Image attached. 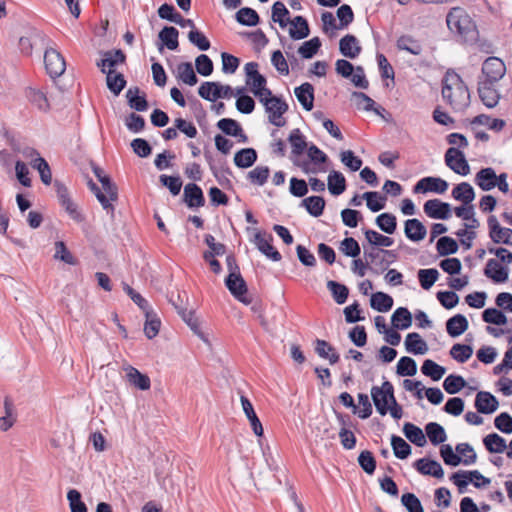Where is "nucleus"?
Wrapping results in <instances>:
<instances>
[{
    "label": "nucleus",
    "mask_w": 512,
    "mask_h": 512,
    "mask_svg": "<svg viewBox=\"0 0 512 512\" xmlns=\"http://www.w3.org/2000/svg\"><path fill=\"white\" fill-rule=\"evenodd\" d=\"M25 96L28 99V101L40 111L46 112L49 110L50 105L48 99L45 93L41 90H38L34 87H28L25 90Z\"/></svg>",
    "instance_id": "nucleus-32"
},
{
    "label": "nucleus",
    "mask_w": 512,
    "mask_h": 512,
    "mask_svg": "<svg viewBox=\"0 0 512 512\" xmlns=\"http://www.w3.org/2000/svg\"><path fill=\"white\" fill-rule=\"evenodd\" d=\"M425 214L433 219L446 220L451 217V206L449 203L438 199L427 200L424 204Z\"/></svg>",
    "instance_id": "nucleus-12"
},
{
    "label": "nucleus",
    "mask_w": 512,
    "mask_h": 512,
    "mask_svg": "<svg viewBox=\"0 0 512 512\" xmlns=\"http://www.w3.org/2000/svg\"><path fill=\"white\" fill-rule=\"evenodd\" d=\"M315 351L319 357L328 360L332 365L339 361V354L335 351V348L325 340H316Z\"/></svg>",
    "instance_id": "nucleus-34"
},
{
    "label": "nucleus",
    "mask_w": 512,
    "mask_h": 512,
    "mask_svg": "<svg viewBox=\"0 0 512 512\" xmlns=\"http://www.w3.org/2000/svg\"><path fill=\"white\" fill-rule=\"evenodd\" d=\"M405 348L407 352L415 355H423L428 351L427 343L416 333H409L405 339Z\"/></svg>",
    "instance_id": "nucleus-30"
},
{
    "label": "nucleus",
    "mask_w": 512,
    "mask_h": 512,
    "mask_svg": "<svg viewBox=\"0 0 512 512\" xmlns=\"http://www.w3.org/2000/svg\"><path fill=\"white\" fill-rule=\"evenodd\" d=\"M421 372L424 375L429 376L432 380L438 381L443 377L446 370L443 366L438 365L433 360L426 359L422 364Z\"/></svg>",
    "instance_id": "nucleus-53"
},
{
    "label": "nucleus",
    "mask_w": 512,
    "mask_h": 512,
    "mask_svg": "<svg viewBox=\"0 0 512 512\" xmlns=\"http://www.w3.org/2000/svg\"><path fill=\"white\" fill-rule=\"evenodd\" d=\"M240 402L242 405L243 412L245 413L247 419L249 420L254 434L259 437L262 436L263 435V426H262L257 414L255 413L252 403L244 395L240 396Z\"/></svg>",
    "instance_id": "nucleus-22"
},
{
    "label": "nucleus",
    "mask_w": 512,
    "mask_h": 512,
    "mask_svg": "<svg viewBox=\"0 0 512 512\" xmlns=\"http://www.w3.org/2000/svg\"><path fill=\"white\" fill-rule=\"evenodd\" d=\"M403 432L406 438L416 446L423 447L426 445V437L418 426L407 422L403 426Z\"/></svg>",
    "instance_id": "nucleus-41"
},
{
    "label": "nucleus",
    "mask_w": 512,
    "mask_h": 512,
    "mask_svg": "<svg viewBox=\"0 0 512 512\" xmlns=\"http://www.w3.org/2000/svg\"><path fill=\"white\" fill-rule=\"evenodd\" d=\"M437 252L441 256L455 254L458 251L457 242L448 236H443L437 241Z\"/></svg>",
    "instance_id": "nucleus-59"
},
{
    "label": "nucleus",
    "mask_w": 512,
    "mask_h": 512,
    "mask_svg": "<svg viewBox=\"0 0 512 512\" xmlns=\"http://www.w3.org/2000/svg\"><path fill=\"white\" fill-rule=\"evenodd\" d=\"M506 67L504 62L497 57L487 58L482 65V74L484 79L480 81H489L496 83L505 75Z\"/></svg>",
    "instance_id": "nucleus-8"
},
{
    "label": "nucleus",
    "mask_w": 512,
    "mask_h": 512,
    "mask_svg": "<svg viewBox=\"0 0 512 512\" xmlns=\"http://www.w3.org/2000/svg\"><path fill=\"white\" fill-rule=\"evenodd\" d=\"M321 47V41L318 37H314L308 41H305L298 49V53L304 59H310Z\"/></svg>",
    "instance_id": "nucleus-61"
},
{
    "label": "nucleus",
    "mask_w": 512,
    "mask_h": 512,
    "mask_svg": "<svg viewBox=\"0 0 512 512\" xmlns=\"http://www.w3.org/2000/svg\"><path fill=\"white\" fill-rule=\"evenodd\" d=\"M446 23L450 31L457 33L464 40H474L477 36L475 22L461 7H453L446 16Z\"/></svg>",
    "instance_id": "nucleus-2"
},
{
    "label": "nucleus",
    "mask_w": 512,
    "mask_h": 512,
    "mask_svg": "<svg viewBox=\"0 0 512 512\" xmlns=\"http://www.w3.org/2000/svg\"><path fill=\"white\" fill-rule=\"evenodd\" d=\"M498 400L489 392L480 391L475 398V407L479 413L491 414L498 408Z\"/></svg>",
    "instance_id": "nucleus-18"
},
{
    "label": "nucleus",
    "mask_w": 512,
    "mask_h": 512,
    "mask_svg": "<svg viewBox=\"0 0 512 512\" xmlns=\"http://www.w3.org/2000/svg\"><path fill=\"white\" fill-rule=\"evenodd\" d=\"M339 50L344 57L355 59L361 52V46L354 35L347 34L341 38Z\"/></svg>",
    "instance_id": "nucleus-25"
},
{
    "label": "nucleus",
    "mask_w": 512,
    "mask_h": 512,
    "mask_svg": "<svg viewBox=\"0 0 512 512\" xmlns=\"http://www.w3.org/2000/svg\"><path fill=\"white\" fill-rule=\"evenodd\" d=\"M106 74V83L108 89L116 96H118L121 91L126 86V80L121 73H116L113 69H108Z\"/></svg>",
    "instance_id": "nucleus-39"
},
{
    "label": "nucleus",
    "mask_w": 512,
    "mask_h": 512,
    "mask_svg": "<svg viewBox=\"0 0 512 512\" xmlns=\"http://www.w3.org/2000/svg\"><path fill=\"white\" fill-rule=\"evenodd\" d=\"M176 77L178 80L189 86H194L198 81L193 66L190 62H183L177 66Z\"/></svg>",
    "instance_id": "nucleus-38"
},
{
    "label": "nucleus",
    "mask_w": 512,
    "mask_h": 512,
    "mask_svg": "<svg viewBox=\"0 0 512 512\" xmlns=\"http://www.w3.org/2000/svg\"><path fill=\"white\" fill-rule=\"evenodd\" d=\"M483 443L490 453H503L506 448V441L497 433H491L484 437Z\"/></svg>",
    "instance_id": "nucleus-45"
},
{
    "label": "nucleus",
    "mask_w": 512,
    "mask_h": 512,
    "mask_svg": "<svg viewBox=\"0 0 512 512\" xmlns=\"http://www.w3.org/2000/svg\"><path fill=\"white\" fill-rule=\"evenodd\" d=\"M124 370L126 372V379L130 385L143 391L150 389L151 381L146 374L141 373L138 369L130 365L124 367Z\"/></svg>",
    "instance_id": "nucleus-21"
},
{
    "label": "nucleus",
    "mask_w": 512,
    "mask_h": 512,
    "mask_svg": "<svg viewBox=\"0 0 512 512\" xmlns=\"http://www.w3.org/2000/svg\"><path fill=\"white\" fill-rule=\"evenodd\" d=\"M496 172L491 167L480 169L475 175V184L483 191H490L495 188V180H497Z\"/></svg>",
    "instance_id": "nucleus-26"
},
{
    "label": "nucleus",
    "mask_w": 512,
    "mask_h": 512,
    "mask_svg": "<svg viewBox=\"0 0 512 512\" xmlns=\"http://www.w3.org/2000/svg\"><path fill=\"white\" fill-rule=\"evenodd\" d=\"M494 83L489 81H480L478 82V94L482 101V103L487 108H494L500 99V95L497 90L494 88Z\"/></svg>",
    "instance_id": "nucleus-14"
},
{
    "label": "nucleus",
    "mask_w": 512,
    "mask_h": 512,
    "mask_svg": "<svg viewBox=\"0 0 512 512\" xmlns=\"http://www.w3.org/2000/svg\"><path fill=\"white\" fill-rule=\"evenodd\" d=\"M396 47L399 50L406 51L412 55L418 56L422 53L423 47L417 39L411 35H402L396 41Z\"/></svg>",
    "instance_id": "nucleus-31"
},
{
    "label": "nucleus",
    "mask_w": 512,
    "mask_h": 512,
    "mask_svg": "<svg viewBox=\"0 0 512 512\" xmlns=\"http://www.w3.org/2000/svg\"><path fill=\"white\" fill-rule=\"evenodd\" d=\"M426 435L433 445H438L446 441V432L444 428L436 423L430 422L425 427Z\"/></svg>",
    "instance_id": "nucleus-50"
},
{
    "label": "nucleus",
    "mask_w": 512,
    "mask_h": 512,
    "mask_svg": "<svg viewBox=\"0 0 512 512\" xmlns=\"http://www.w3.org/2000/svg\"><path fill=\"white\" fill-rule=\"evenodd\" d=\"M371 397L377 412L382 416L386 415L389 405L395 399L393 385L389 381H385L380 387L373 386Z\"/></svg>",
    "instance_id": "nucleus-3"
},
{
    "label": "nucleus",
    "mask_w": 512,
    "mask_h": 512,
    "mask_svg": "<svg viewBox=\"0 0 512 512\" xmlns=\"http://www.w3.org/2000/svg\"><path fill=\"white\" fill-rule=\"evenodd\" d=\"M184 202L189 208L201 207L204 205V195L197 184L189 183L184 187Z\"/></svg>",
    "instance_id": "nucleus-24"
},
{
    "label": "nucleus",
    "mask_w": 512,
    "mask_h": 512,
    "mask_svg": "<svg viewBox=\"0 0 512 512\" xmlns=\"http://www.w3.org/2000/svg\"><path fill=\"white\" fill-rule=\"evenodd\" d=\"M414 467L422 475L433 476L437 479L444 477V470L436 460L420 458L414 463Z\"/></svg>",
    "instance_id": "nucleus-15"
},
{
    "label": "nucleus",
    "mask_w": 512,
    "mask_h": 512,
    "mask_svg": "<svg viewBox=\"0 0 512 512\" xmlns=\"http://www.w3.org/2000/svg\"><path fill=\"white\" fill-rule=\"evenodd\" d=\"M125 60L126 56L122 50L107 51L103 53V58L97 62V67L105 74L108 69L114 70L117 65L123 64Z\"/></svg>",
    "instance_id": "nucleus-17"
},
{
    "label": "nucleus",
    "mask_w": 512,
    "mask_h": 512,
    "mask_svg": "<svg viewBox=\"0 0 512 512\" xmlns=\"http://www.w3.org/2000/svg\"><path fill=\"white\" fill-rule=\"evenodd\" d=\"M442 97L450 107L457 112L465 110L470 105V92L460 75L447 71L442 80Z\"/></svg>",
    "instance_id": "nucleus-1"
},
{
    "label": "nucleus",
    "mask_w": 512,
    "mask_h": 512,
    "mask_svg": "<svg viewBox=\"0 0 512 512\" xmlns=\"http://www.w3.org/2000/svg\"><path fill=\"white\" fill-rule=\"evenodd\" d=\"M198 94L207 101L215 102L219 98L230 99L233 96V89L229 85L208 81L200 85Z\"/></svg>",
    "instance_id": "nucleus-4"
},
{
    "label": "nucleus",
    "mask_w": 512,
    "mask_h": 512,
    "mask_svg": "<svg viewBox=\"0 0 512 512\" xmlns=\"http://www.w3.org/2000/svg\"><path fill=\"white\" fill-rule=\"evenodd\" d=\"M327 288L332 293V296L336 303L338 304H344L348 298L349 290L348 288L340 284L336 281L329 280L327 282Z\"/></svg>",
    "instance_id": "nucleus-57"
},
{
    "label": "nucleus",
    "mask_w": 512,
    "mask_h": 512,
    "mask_svg": "<svg viewBox=\"0 0 512 512\" xmlns=\"http://www.w3.org/2000/svg\"><path fill=\"white\" fill-rule=\"evenodd\" d=\"M272 236L266 238L261 232H257L254 237V243L258 250L267 258L277 262L281 260V254L271 245Z\"/></svg>",
    "instance_id": "nucleus-20"
},
{
    "label": "nucleus",
    "mask_w": 512,
    "mask_h": 512,
    "mask_svg": "<svg viewBox=\"0 0 512 512\" xmlns=\"http://www.w3.org/2000/svg\"><path fill=\"white\" fill-rule=\"evenodd\" d=\"M263 106L271 124L277 127H283L286 124L283 115L288 111V104L285 101L276 96L275 98L266 100Z\"/></svg>",
    "instance_id": "nucleus-5"
},
{
    "label": "nucleus",
    "mask_w": 512,
    "mask_h": 512,
    "mask_svg": "<svg viewBox=\"0 0 512 512\" xmlns=\"http://www.w3.org/2000/svg\"><path fill=\"white\" fill-rule=\"evenodd\" d=\"M44 65L47 74L51 78L61 76L66 69V62L61 53L55 48H46L44 53Z\"/></svg>",
    "instance_id": "nucleus-6"
},
{
    "label": "nucleus",
    "mask_w": 512,
    "mask_h": 512,
    "mask_svg": "<svg viewBox=\"0 0 512 512\" xmlns=\"http://www.w3.org/2000/svg\"><path fill=\"white\" fill-rule=\"evenodd\" d=\"M404 233L410 241L420 242L426 237L427 229L421 221L412 218L405 221Z\"/></svg>",
    "instance_id": "nucleus-19"
},
{
    "label": "nucleus",
    "mask_w": 512,
    "mask_h": 512,
    "mask_svg": "<svg viewBox=\"0 0 512 512\" xmlns=\"http://www.w3.org/2000/svg\"><path fill=\"white\" fill-rule=\"evenodd\" d=\"M295 96L302 107L310 111L313 109L314 103V87L312 84L306 82L296 87L294 90Z\"/></svg>",
    "instance_id": "nucleus-27"
},
{
    "label": "nucleus",
    "mask_w": 512,
    "mask_h": 512,
    "mask_svg": "<svg viewBox=\"0 0 512 512\" xmlns=\"http://www.w3.org/2000/svg\"><path fill=\"white\" fill-rule=\"evenodd\" d=\"M391 322L396 329H408L412 324V315L407 308L399 307L392 314Z\"/></svg>",
    "instance_id": "nucleus-40"
},
{
    "label": "nucleus",
    "mask_w": 512,
    "mask_h": 512,
    "mask_svg": "<svg viewBox=\"0 0 512 512\" xmlns=\"http://www.w3.org/2000/svg\"><path fill=\"white\" fill-rule=\"evenodd\" d=\"M328 189L332 195L338 196L346 189V180L342 173L332 171L328 175Z\"/></svg>",
    "instance_id": "nucleus-48"
},
{
    "label": "nucleus",
    "mask_w": 512,
    "mask_h": 512,
    "mask_svg": "<svg viewBox=\"0 0 512 512\" xmlns=\"http://www.w3.org/2000/svg\"><path fill=\"white\" fill-rule=\"evenodd\" d=\"M448 182L439 177H424L419 180L413 188L414 193L434 192L443 194L448 189Z\"/></svg>",
    "instance_id": "nucleus-9"
},
{
    "label": "nucleus",
    "mask_w": 512,
    "mask_h": 512,
    "mask_svg": "<svg viewBox=\"0 0 512 512\" xmlns=\"http://www.w3.org/2000/svg\"><path fill=\"white\" fill-rule=\"evenodd\" d=\"M288 141L292 148V154L295 156H299L303 154L305 149L307 148V142L305 136L302 134L300 129H293L288 137Z\"/></svg>",
    "instance_id": "nucleus-46"
},
{
    "label": "nucleus",
    "mask_w": 512,
    "mask_h": 512,
    "mask_svg": "<svg viewBox=\"0 0 512 512\" xmlns=\"http://www.w3.org/2000/svg\"><path fill=\"white\" fill-rule=\"evenodd\" d=\"M302 205L311 216L319 217L323 214L325 200L320 196H310L303 199Z\"/></svg>",
    "instance_id": "nucleus-49"
},
{
    "label": "nucleus",
    "mask_w": 512,
    "mask_h": 512,
    "mask_svg": "<svg viewBox=\"0 0 512 512\" xmlns=\"http://www.w3.org/2000/svg\"><path fill=\"white\" fill-rule=\"evenodd\" d=\"M205 243L209 247V251H205L203 254L204 259H210L215 256H221L225 253L226 247L222 243L216 242L214 236L207 234L205 236Z\"/></svg>",
    "instance_id": "nucleus-58"
},
{
    "label": "nucleus",
    "mask_w": 512,
    "mask_h": 512,
    "mask_svg": "<svg viewBox=\"0 0 512 512\" xmlns=\"http://www.w3.org/2000/svg\"><path fill=\"white\" fill-rule=\"evenodd\" d=\"M16 422V413L12 400L9 397L4 399V415L0 416V430L8 431Z\"/></svg>",
    "instance_id": "nucleus-36"
},
{
    "label": "nucleus",
    "mask_w": 512,
    "mask_h": 512,
    "mask_svg": "<svg viewBox=\"0 0 512 512\" xmlns=\"http://www.w3.org/2000/svg\"><path fill=\"white\" fill-rule=\"evenodd\" d=\"M67 500L71 512H87L86 504L81 500V494L76 489H70L67 493Z\"/></svg>",
    "instance_id": "nucleus-64"
},
{
    "label": "nucleus",
    "mask_w": 512,
    "mask_h": 512,
    "mask_svg": "<svg viewBox=\"0 0 512 512\" xmlns=\"http://www.w3.org/2000/svg\"><path fill=\"white\" fill-rule=\"evenodd\" d=\"M468 320L462 314H456L446 322L447 333L451 337H458L468 329Z\"/></svg>",
    "instance_id": "nucleus-29"
},
{
    "label": "nucleus",
    "mask_w": 512,
    "mask_h": 512,
    "mask_svg": "<svg viewBox=\"0 0 512 512\" xmlns=\"http://www.w3.org/2000/svg\"><path fill=\"white\" fill-rule=\"evenodd\" d=\"M257 160V153L253 148H243L234 156V163L239 168H249Z\"/></svg>",
    "instance_id": "nucleus-42"
},
{
    "label": "nucleus",
    "mask_w": 512,
    "mask_h": 512,
    "mask_svg": "<svg viewBox=\"0 0 512 512\" xmlns=\"http://www.w3.org/2000/svg\"><path fill=\"white\" fill-rule=\"evenodd\" d=\"M465 386L466 381L460 375L450 374L445 378L443 382V388L449 394H456L459 391H461Z\"/></svg>",
    "instance_id": "nucleus-55"
},
{
    "label": "nucleus",
    "mask_w": 512,
    "mask_h": 512,
    "mask_svg": "<svg viewBox=\"0 0 512 512\" xmlns=\"http://www.w3.org/2000/svg\"><path fill=\"white\" fill-rule=\"evenodd\" d=\"M144 315V333L148 339H153L159 333L161 321L154 310L146 312Z\"/></svg>",
    "instance_id": "nucleus-44"
},
{
    "label": "nucleus",
    "mask_w": 512,
    "mask_h": 512,
    "mask_svg": "<svg viewBox=\"0 0 512 512\" xmlns=\"http://www.w3.org/2000/svg\"><path fill=\"white\" fill-rule=\"evenodd\" d=\"M178 36L179 32L178 30L173 26H165L160 32H159V39L165 45L169 50H176L178 48L179 42H178Z\"/></svg>",
    "instance_id": "nucleus-43"
},
{
    "label": "nucleus",
    "mask_w": 512,
    "mask_h": 512,
    "mask_svg": "<svg viewBox=\"0 0 512 512\" xmlns=\"http://www.w3.org/2000/svg\"><path fill=\"white\" fill-rule=\"evenodd\" d=\"M289 35L292 39L300 40L306 38L309 33V26L307 20L302 16H296L291 22Z\"/></svg>",
    "instance_id": "nucleus-35"
},
{
    "label": "nucleus",
    "mask_w": 512,
    "mask_h": 512,
    "mask_svg": "<svg viewBox=\"0 0 512 512\" xmlns=\"http://www.w3.org/2000/svg\"><path fill=\"white\" fill-rule=\"evenodd\" d=\"M439 273L436 269H420L418 271V279L423 289H430L437 281Z\"/></svg>",
    "instance_id": "nucleus-63"
},
{
    "label": "nucleus",
    "mask_w": 512,
    "mask_h": 512,
    "mask_svg": "<svg viewBox=\"0 0 512 512\" xmlns=\"http://www.w3.org/2000/svg\"><path fill=\"white\" fill-rule=\"evenodd\" d=\"M444 158L445 164L456 174L466 176L470 173V166L460 149L456 147L448 148Z\"/></svg>",
    "instance_id": "nucleus-7"
},
{
    "label": "nucleus",
    "mask_w": 512,
    "mask_h": 512,
    "mask_svg": "<svg viewBox=\"0 0 512 512\" xmlns=\"http://www.w3.org/2000/svg\"><path fill=\"white\" fill-rule=\"evenodd\" d=\"M370 304L379 312H387L393 306V298L384 292H376L371 296Z\"/></svg>",
    "instance_id": "nucleus-47"
},
{
    "label": "nucleus",
    "mask_w": 512,
    "mask_h": 512,
    "mask_svg": "<svg viewBox=\"0 0 512 512\" xmlns=\"http://www.w3.org/2000/svg\"><path fill=\"white\" fill-rule=\"evenodd\" d=\"M289 15V10L286 8L283 2L277 1L272 6V20L280 25V27L284 28L287 26L289 20L287 16Z\"/></svg>",
    "instance_id": "nucleus-60"
},
{
    "label": "nucleus",
    "mask_w": 512,
    "mask_h": 512,
    "mask_svg": "<svg viewBox=\"0 0 512 512\" xmlns=\"http://www.w3.org/2000/svg\"><path fill=\"white\" fill-rule=\"evenodd\" d=\"M236 20L241 25L252 27L259 23L260 18L254 9L243 7L237 11Z\"/></svg>",
    "instance_id": "nucleus-51"
},
{
    "label": "nucleus",
    "mask_w": 512,
    "mask_h": 512,
    "mask_svg": "<svg viewBox=\"0 0 512 512\" xmlns=\"http://www.w3.org/2000/svg\"><path fill=\"white\" fill-rule=\"evenodd\" d=\"M452 196L464 205H469L475 199V191L468 182H462L453 188Z\"/></svg>",
    "instance_id": "nucleus-33"
},
{
    "label": "nucleus",
    "mask_w": 512,
    "mask_h": 512,
    "mask_svg": "<svg viewBox=\"0 0 512 512\" xmlns=\"http://www.w3.org/2000/svg\"><path fill=\"white\" fill-rule=\"evenodd\" d=\"M138 87H130L126 92V98L129 106L139 112L146 111L148 103L144 95L140 96Z\"/></svg>",
    "instance_id": "nucleus-37"
},
{
    "label": "nucleus",
    "mask_w": 512,
    "mask_h": 512,
    "mask_svg": "<svg viewBox=\"0 0 512 512\" xmlns=\"http://www.w3.org/2000/svg\"><path fill=\"white\" fill-rule=\"evenodd\" d=\"M244 70L246 74V85L249 86L252 93L266 86L267 80L259 73L258 63L248 62L245 64Z\"/></svg>",
    "instance_id": "nucleus-13"
},
{
    "label": "nucleus",
    "mask_w": 512,
    "mask_h": 512,
    "mask_svg": "<svg viewBox=\"0 0 512 512\" xmlns=\"http://www.w3.org/2000/svg\"><path fill=\"white\" fill-rule=\"evenodd\" d=\"M377 226L387 234H393L397 228V219L391 213H382L376 218Z\"/></svg>",
    "instance_id": "nucleus-56"
},
{
    "label": "nucleus",
    "mask_w": 512,
    "mask_h": 512,
    "mask_svg": "<svg viewBox=\"0 0 512 512\" xmlns=\"http://www.w3.org/2000/svg\"><path fill=\"white\" fill-rule=\"evenodd\" d=\"M225 285L237 300L244 304H248L250 302L246 298L247 285L241 274L229 273L225 279Z\"/></svg>",
    "instance_id": "nucleus-10"
},
{
    "label": "nucleus",
    "mask_w": 512,
    "mask_h": 512,
    "mask_svg": "<svg viewBox=\"0 0 512 512\" xmlns=\"http://www.w3.org/2000/svg\"><path fill=\"white\" fill-rule=\"evenodd\" d=\"M472 354V347L465 344H454L450 350L451 357L459 363H465Z\"/></svg>",
    "instance_id": "nucleus-62"
},
{
    "label": "nucleus",
    "mask_w": 512,
    "mask_h": 512,
    "mask_svg": "<svg viewBox=\"0 0 512 512\" xmlns=\"http://www.w3.org/2000/svg\"><path fill=\"white\" fill-rule=\"evenodd\" d=\"M362 197L366 200V205L372 212H378L384 209L386 205V196L381 195L378 192H365Z\"/></svg>",
    "instance_id": "nucleus-52"
},
{
    "label": "nucleus",
    "mask_w": 512,
    "mask_h": 512,
    "mask_svg": "<svg viewBox=\"0 0 512 512\" xmlns=\"http://www.w3.org/2000/svg\"><path fill=\"white\" fill-rule=\"evenodd\" d=\"M217 127L226 135L238 138V142L246 143L248 141L241 125L234 119L222 118L218 121Z\"/></svg>",
    "instance_id": "nucleus-16"
},
{
    "label": "nucleus",
    "mask_w": 512,
    "mask_h": 512,
    "mask_svg": "<svg viewBox=\"0 0 512 512\" xmlns=\"http://www.w3.org/2000/svg\"><path fill=\"white\" fill-rule=\"evenodd\" d=\"M488 227L489 236L494 243L512 245V229L501 227L495 216L488 218Z\"/></svg>",
    "instance_id": "nucleus-11"
},
{
    "label": "nucleus",
    "mask_w": 512,
    "mask_h": 512,
    "mask_svg": "<svg viewBox=\"0 0 512 512\" xmlns=\"http://www.w3.org/2000/svg\"><path fill=\"white\" fill-rule=\"evenodd\" d=\"M29 155L37 156L35 159L32 160V167L38 170L41 181L45 185H50L52 181V174L48 162L44 158L40 157L39 153L34 149L30 150Z\"/></svg>",
    "instance_id": "nucleus-28"
},
{
    "label": "nucleus",
    "mask_w": 512,
    "mask_h": 512,
    "mask_svg": "<svg viewBox=\"0 0 512 512\" xmlns=\"http://www.w3.org/2000/svg\"><path fill=\"white\" fill-rule=\"evenodd\" d=\"M484 274L496 283H503L508 280L509 270L501 266L495 259H489L484 269Z\"/></svg>",
    "instance_id": "nucleus-23"
},
{
    "label": "nucleus",
    "mask_w": 512,
    "mask_h": 512,
    "mask_svg": "<svg viewBox=\"0 0 512 512\" xmlns=\"http://www.w3.org/2000/svg\"><path fill=\"white\" fill-rule=\"evenodd\" d=\"M391 446L395 457L406 459L411 454V446L400 436L391 437Z\"/></svg>",
    "instance_id": "nucleus-54"
}]
</instances>
